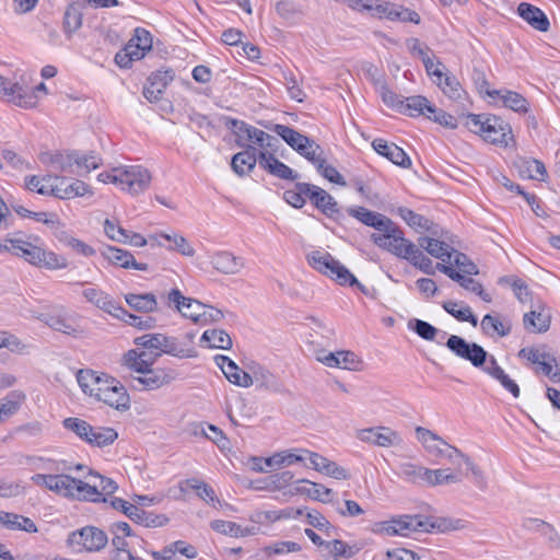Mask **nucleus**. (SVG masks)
<instances>
[{"label":"nucleus","mask_w":560,"mask_h":560,"mask_svg":"<svg viewBox=\"0 0 560 560\" xmlns=\"http://www.w3.org/2000/svg\"><path fill=\"white\" fill-rule=\"evenodd\" d=\"M466 126L470 131L480 135L487 142L493 144L506 147L512 138L510 125L497 116L482 120L480 115L469 114L466 117Z\"/></svg>","instance_id":"4"},{"label":"nucleus","mask_w":560,"mask_h":560,"mask_svg":"<svg viewBox=\"0 0 560 560\" xmlns=\"http://www.w3.org/2000/svg\"><path fill=\"white\" fill-rule=\"evenodd\" d=\"M62 425L66 430L74 433L80 440L84 441L88 433L91 432V424L83 419L69 417L63 419Z\"/></svg>","instance_id":"63"},{"label":"nucleus","mask_w":560,"mask_h":560,"mask_svg":"<svg viewBox=\"0 0 560 560\" xmlns=\"http://www.w3.org/2000/svg\"><path fill=\"white\" fill-rule=\"evenodd\" d=\"M51 329L65 335L81 338L84 336V329L81 327L75 317L66 314H52L39 317Z\"/></svg>","instance_id":"23"},{"label":"nucleus","mask_w":560,"mask_h":560,"mask_svg":"<svg viewBox=\"0 0 560 560\" xmlns=\"http://www.w3.org/2000/svg\"><path fill=\"white\" fill-rule=\"evenodd\" d=\"M518 357L534 364L535 373L549 377L553 383H560V365L546 346L522 348Z\"/></svg>","instance_id":"9"},{"label":"nucleus","mask_w":560,"mask_h":560,"mask_svg":"<svg viewBox=\"0 0 560 560\" xmlns=\"http://www.w3.org/2000/svg\"><path fill=\"white\" fill-rule=\"evenodd\" d=\"M347 212L349 213V215L355 218L364 225L371 226V228L380 231V233L384 229H386V225L389 224V222L392 221L386 215L378 213V212L371 211L364 207L349 208L347 210Z\"/></svg>","instance_id":"32"},{"label":"nucleus","mask_w":560,"mask_h":560,"mask_svg":"<svg viewBox=\"0 0 560 560\" xmlns=\"http://www.w3.org/2000/svg\"><path fill=\"white\" fill-rule=\"evenodd\" d=\"M144 357H148V352H139L138 350L135 349L129 350L124 355L125 365L128 366L133 372H136L138 375H141L153 365V361H143Z\"/></svg>","instance_id":"51"},{"label":"nucleus","mask_w":560,"mask_h":560,"mask_svg":"<svg viewBox=\"0 0 560 560\" xmlns=\"http://www.w3.org/2000/svg\"><path fill=\"white\" fill-rule=\"evenodd\" d=\"M446 347L457 357L469 361L475 368H482L488 358V352L476 342H468L464 338L452 335Z\"/></svg>","instance_id":"14"},{"label":"nucleus","mask_w":560,"mask_h":560,"mask_svg":"<svg viewBox=\"0 0 560 560\" xmlns=\"http://www.w3.org/2000/svg\"><path fill=\"white\" fill-rule=\"evenodd\" d=\"M77 151H55L44 152L39 155V161L47 167L66 174L74 173V163L77 162Z\"/></svg>","instance_id":"22"},{"label":"nucleus","mask_w":560,"mask_h":560,"mask_svg":"<svg viewBox=\"0 0 560 560\" xmlns=\"http://www.w3.org/2000/svg\"><path fill=\"white\" fill-rule=\"evenodd\" d=\"M25 399L26 396L22 390H12L0 400V423L15 415Z\"/></svg>","instance_id":"42"},{"label":"nucleus","mask_w":560,"mask_h":560,"mask_svg":"<svg viewBox=\"0 0 560 560\" xmlns=\"http://www.w3.org/2000/svg\"><path fill=\"white\" fill-rule=\"evenodd\" d=\"M372 148L382 156L389 160L392 163L404 167L409 168L411 166V160L406 154V152L396 145L395 143H389L384 139H374L372 142Z\"/></svg>","instance_id":"30"},{"label":"nucleus","mask_w":560,"mask_h":560,"mask_svg":"<svg viewBox=\"0 0 560 560\" xmlns=\"http://www.w3.org/2000/svg\"><path fill=\"white\" fill-rule=\"evenodd\" d=\"M551 316L545 307H539V310H534L524 314L523 323L524 327L529 332H545L550 327Z\"/></svg>","instance_id":"38"},{"label":"nucleus","mask_w":560,"mask_h":560,"mask_svg":"<svg viewBox=\"0 0 560 560\" xmlns=\"http://www.w3.org/2000/svg\"><path fill=\"white\" fill-rule=\"evenodd\" d=\"M242 142L244 143L242 147L244 150L234 154L231 161L232 170L238 176L249 174L255 168L256 163L259 164L260 148L247 141L245 138H243Z\"/></svg>","instance_id":"20"},{"label":"nucleus","mask_w":560,"mask_h":560,"mask_svg":"<svg viewBox=\"0 0 560 560\" xmlns=\"http://www.w3.org/2000/svg\"><path fill=\"white\" fill-rule=\"evenodd\" d=\"M424 483L430 487L458 483L462 481L459 475L451 468L429 469L427 468Z\"/></svg>","instance_id":"40"},{"label":"nucleus","mask_w":560,"mask_h":560,"mask_svg":"<svg viewBox=\"0 0 560 560\" xmlns=\"http://www.w3.org/2000/svg\"><path fill=\"white\" fill-rule=\"evenodd\" d=\"M307 261L314 269L336 280L339 284L357 285L362 292H365L358 279L328 252L314 250L307 255Z\"/></svg>","instance_id":"5"},{"label":"nucleus","mask_w":560,"mask_h":560,"mask_svg":"<svg viewBox=\"0 0 560 560\" xmlns=\"http://www.w3.org/2000/svg\"><path fill=\"white\" fill-rule=\"evenodd\" d=\"M304 459L303 455L295 454L293 451H283L273 454L272 456L265 459V464L268 467L272 466H290Z\"/></svg>","instance_id":"62"},{"label":"nucleus","mask_w":560,"mask_h":560,"mask_svg":"<svg viewBox=\"0 0 560 560\" xmlns=\"http://www.w3.org/2000/svg\"><path fill=\"white\" fill-rule=\"evenodd\" d=\"M250 376L253 380V384H257L260 388L266 389H276L277 388V380L275 375L266 368L259 364H253L250 368Z\"/></svg>","instance_id":"52"},{"label":"nucleus","mask_w":560,"mask_h":560,"mask_svg":"<svg viewBox=\"0 0 560 560\" xmlns=\"http://www.w3.org/2000/svg\"><path fill=\"white\" fill-rule=\"evenodd\" d=\"M416 435L430 455L445 458L452 465L459 467V459L464 454L460 450L448 444L440 435L423 427L416 428Z\"/></svg>","instance_id":"11"},{"label":"nucleus","mask_w":560,"mask_h":560,"mask_svg":"<svg viewBox=\"0 0 560 560\" xmlns=\"http://www.w3.org/2000/svg\"><path fill=\"white\" fill-rule=\"evenodd\" d=\"M406 260L424 273L434 275L432 260L416 244L409 245V254L406 256Z\"/></svg>","instance_id":"53"},{"label":"nucleus","mask_w":560,"mask_h":560,"mask_svg":"<svg viewBox=\"0 0 560 560\" xmlns=\"http://www.w3.org/2000/svg\"><path fill=\"white\" fill-rule=\"evenodd\" d=\"M68 542L73 547H78V551L95 552L105 548L108 537L102 529L86 526L78 532H73L68 538Z\"/></svg>","instance_id":"13"},{"label":"nucleus","mask_w":560,"mask_h":560,"mask_svg":"<svg viewBox=\"0 0 560 560\" xmlns=\"http://www.w3.org/2000/svg\"><path fill=\"white\" fill-rule=\"evenodd\" d=\"M435 524L430 523L428 518L422 515H397L386 521L375 522L371 530L381 536H401L408 537L412 533L430 532L434 528Z\"/></svg>","instance_id":"3"},{"label":"nucleus","mask_w":560,"mask_h":560,"mask_svg":"<svg viewBox=\"0 0 560 560\" xmlns=\"http://www.w3.org/2000/svg\"><path fill=\"white\" fill-rule=\"evenodd\" d=\"M231 125L238 147L244 145L242 140L245 138L260 148L259 166L262 170L281 179L294 180L299 177L298 173L275 156L280 145V140L277 137L236 119H232Z\"/></svg>","instance_id":"1"},{"label":"nucleus","mask_w":560,"mask_h":560,"mask_svg":"<svg viewBox=\"0 0 560 560\" xmlns=\"http://www.w3.org/2000/svg\"><path fill=\"white\" fill-rule=\"evenodd\" d=\"M210 262L215 271L224 276L237 275L245 268L244 259L229 250L214 252Z\"/></svg>","instance_id":"21"},{"label":"nucleus","mask_w":560,"mask_h":560,"mask_svg":"<svg viewBox=\"0 0 560 560\" xmlns=\"http://www.w3.org/2000/svg\"><path fill=\"white\" fill-rule=\"evenodd\" d=\"M436 269L448 276L452 280L458 282L459 285L465 290L479 295L482 301L487 303L491 302V295L483 290L480 282L476 281L470 276L462 275L460 272L456 271L453 267L440 262L436 264Z\"/></svg>","instance_id":"27"},{"label":"nucleus","mask_w":560,"mask_h":560,"mask_svg":"<svg viewBox=\"0 0 560 560\" xmlns=\"http://www.w3.org/2000/svg\"><path fill=\"white\" fill-rule=\"evenodd\" d=\"M429 235L418 237V247L430 256L444 262H451L453 256V240L448 231L438 224L428 231Z\"/></svg>","instance_id":"10"},{"label":"nucleus","mask_w":560,"mask_h":560,"mask_svg":"<svg viewBox=\"0 0 560 560\" xmlns=\"http://www.w3.org/2000/svg\"><path fill=\"white\" fill-rule=\"evenodd\" d=\"M160 235H161V238L171 243V245L167 247L168 250L177 252L180 255L186 256V257H192L195 255L196 250H195L194 246L188 242V240L185 236H183L176 232H172V233L162 232V233H160Z\"/></svg>","instance_id":"46"},{"label":"nucleus","mask_w":560,"mask_h":560,"mask_svg":"<svg viewBox=\"0 0 560 560\" xmlns=\"http://www.w3.org/2000/svg\"><path fill=\"white\" fill-rule=\"evenodd\" d=\"M298 153L304 156L316 167L318 164L324 163V160L326 159L323 149L312 139H308V143L304 144V150H299Z\"/></svg>","instance_id":"64"},{"label":"nucleus","mask_w":560,"mask_h":560,"mask_svg":"<svg viewBox=\"0 0 560 560\" xmlns=\"http://www.w3.org/2000/svg\"><path fill=\"white\" fill-rule=\"evenodd\" d=\"M487 95L490 97L499 96L505 107L516 113L526 114L529 110L527 100L517 92L509 90H487Z\"/></svg>","instance_id":"35"},{"label":"nucleus","mask_w":560,"mask_h":560,"mask_svg":"<svg viewBox=\"0 0 560 560\" xmlns=\"http://www.w3.org/2000/svg\"><path fill=\"white\" fill-rule=\"evenodd\" d=\"M226 370L223 372L225 377L234 385L241 386V387H250L253 385L252 376L248 372L243 371L240 369L235 362H229V366L225 368Z\"/></svg>","instance_id":"57"},{"label":"nucleus","mask_w":560,"mask_h":560,"mask_svg":"<svg viewBox=\"0 0 560 560\" xmlns=\"http://www.w3.org/2000/svg\"><path fill=\"white\" fill-rule=\"evenodd\" d=\"M84 4L81 1L70 3L63 14L62 30L67 38H71L83 23Z\"/></svg>","instance_id":"34"},{"label":"nucleus","mask_w":560,"mask_h":560,"mask_svg":"<svg viewBox=\"0 0 560 560\" xmlns=\"http://www.w3.org/2000/svg\"><path fill=\"white\" fill-rule=\"evenodd\" d=\"M75 470H78V471L86 470L88 475L90 477V481L88 483L97 486V488H96L97 494L95 495V498L93 500H91L92 502H98V501L106 502V499L102 498V495H112L118 489L117 483L113 479L102 476L97 471H94L93 469H90L82 464H78L75 466Z\"/></svg>","instance_id":"31"},{"label":"nucleus","mask_w":560,"mask_h":560,"mask_svg":"<svg viewBox=\"0 0 560 560\" xmlns=\"http://www.w3.org/2000/svg\"><path fill=\"white\" fill-rule=\"evenodd\" d=\"M296 187L304 191L325 215L336 218L340 213L337 201L325 189L307 183H298Z\"/></svg>","instance_id":"17"},{"label":"nucleus","mask_w":560,"mask_h":560,"mask_svg":"<svg viewBox=\"0 0 560 560\" xmlns=\"http://www.w3.org/2000/svg\"><path fill=\"white\" fill-rule=\"evenodd\" d=\"M44 184L38 188L39 195H49L63 200L61 190L68 185L69 179L60 175H46L43 177Z\"/></svg>","instance_id":"45"},{"label":"nucleus","mask_w":560,"mask_h":560,"mask_svg":"<svg viewBox=\"0 0 560 560\" xmlns=\"http://www.w3.org/2000/svg\"><path fill=\"white\" fill-rule=\"evenodd\" d=\"M63 200L83 197L85 195H93L92 188L83 180L78 178L69 179L68 185L61 190Z\"/></svg>","instance_id":"60"},{"label":"nucleus","mask_w":560,"mask_h":560,"mask_svg":"<svg viewBox=\"0 0 560 560\" xmlns=\"http://www.w3.org/2000/svg\"><path fill=\"white\" fill-rule=\"evenodd\" d=\"M481 330L489 337H505L511 334L512 324L499 315L487 314L480 323Z\"/></svg>","instance_id":"36"},{"label":"nucleus","mask_w":560,"mask_h":560,"mask_svg":"<svg viewBox=\"0 0 560 560\" xmlns=\"http://www.w3.org/2000/svg\"><path fill=\"white\" fill-rule=\"evenodd\" d=\"M273 130L296 152L299 150H304V144L308 143V137L298 132L296 130L288 126L275 125Z\"/></svg>","instance_id":"48"},{"label":"nucleus","mask_w":560,"mask_h":560,"mask_svg":"<svg viewBox=\"0 0 560 560\" xmlns=\"http://www.w3.org/2000/svg\"><path fill=\"white\" fill-rule=\"evenodd\" d=\"M88 438L84 439V442L92 446L104 447L113 444L117 438L118 433L113 428L108 427H92L91 432H89Z\"/></svg>","instance_id":"41"},{"label":"nucleus","mask_w":560,"mask_h":560,"mask_svg":"<svg viewBox=\"0 0 560 560\" xmlns=\"http://www.w3.org/2000/svg\"><path fill=\"white\" fill-rule=\"evenodd\" d=\"M427 468L412 463H402L399 465V475L412 483H424Z\"/></svg>","instance_id":"59"},{"label":"nucleus","mask_w":560,"mask_h":560,"mask_svg":"<svg viewBox=\"0 0 560 560\" xmlns=\"http://www.w3.org/2000/svg\"><path fill=\"white\" fill-rule=\"evenodd\" d=\"M177 374L173 369H164L152 366L141 375H133V387L140 390H156L163 386L171 384Z\"/></svg>","instance_id":"15"},{"label":"nucleus","mask_w":560,"mask_h":560,"mask_svg":"<svg viewBox=\"0 0 560 560\" xmlns=\"http://www.w3.org/2000/svg\"><path fill=\"white\" fill-rule=\"evenodd\" d=\"M443 308L459 322H468L474 327L478 324L477 317L468 305L454 301H446L443 303Z\"/></svg>","instance_id":"49"},{"label":"nucleus","mask_w":560,"mask_h":560,"mask_svg":"<svg viewBox=\"0 0 560 560\" xmlns=\"http://www.w3.org/2000/svg\"><path fill=\"white\" fill-rule=\"evenodd\" d=\"M398 214L410 228L413 229H421L428 232L431 228H433L436 224L433 221L424 218L423 215L416 213L415 211L405 207H400L398 209Z\"/></svg>","instance_id":"55"},{"label":"nucleus","mask_w":560,"mask_h":560,"mask_svg":"<svg viewBox=\"0 0 560 560\" xmlns=\"http://www.w3.org/2000/svg\"><path fill=\"white\" fill-rule=\"evenodd\" d=\"M315 358L318 362L328 368H338L349 371H360L363 364L360 357L350 350H340L336 352L318 350L315 352Z\"/></svg>","instance_id":"16"},{"label":"nucleus","mask_w":560,"mask_h":560,"mask_svg":"<svg viewBox=\"0 0 560 560\" xmlns=\"http://www.w3.org/2000/svg\"><path fill=\"white\" fill-rule=\"evenodd\" d=\"M201 341L208 342L209 347L217 349H229L232 346L230 335L221 329L206 330L201 336Z\"/></svg>","instance_id":"56"},{"label":"nucleus","mask_w":560,"mask_h":560,"mask_svg":"<svg viewBox=\"0 0 560 560\" xmlns=\"http://www.w3.org/2000/svg\"><path fill=\"white\" fill-rule=\"evenodd\" d=\"M128 517L144 527L149 528H156V527H163L168 524L170 518L165 514H156L153 512H147L137 505L133 506V509L130 510V514Z\"/></svg>","instance_id":"39"},{"label":"nucleus","mask_w":560,"mask_h":560,"mask_svg":"<svg viewBox=\"0 0 560 560\" xmlns=\"http://www.w3.org/2000/svg\"><path fill=\"white\" fill-rule=\"evenodd\" d=\"M452 252V261L444 262L446 266H456L458 268L457 271L462 275L472 276L479 272L478 267L465 254L456 250L454 247Z\"/></svg>","instance_id":"58"},{"label":"nucleus","mask_w":560,"mask_h":560,"mask_svg":"<svg viewBox=\"0 0 560 560\" xmlns=\"http://www.w3.org/2000/svg\"><path fill=\"white\" fill-rule=\"evenodd\" d=\"M152 175L143 166L115 167L110 172L109 183L118 185L122 190L137 196L147 190L151 184Z\"/></svg>","instance_id":"8"},{"label":"nucleus","mask_w":560,"mask_h":560,"mask_svg":"<svg viewBox=\"0 0 560 560\" xmlns=\"http://www.w3.org/2000/svg\"><path fill=\"white\" fill-rule=\"evenodd\" d=\"M77 162L74 163V175L85 176L90 174L93 170L98 168L103 161L102 158L96 154L94 151H91L85 154H81L77 151Z\"/></svg>","instance_id":"44"},{"label":"nucleus","mask_w":560,"mask_h":560,"mask_svg":"<svg viewBox=\"0 0 560 560\" xmlns=\"http://www.w3.org/2000/svg\"><path fill=\"white\" fill-rule=\"evenodd\" d=\"M173 78L171 70H158L151 73L148 83L143 88V96L151 103L159 101Z\"/></svg>","instance_id":"29"},{"label":"nucleus","mask_w":560,"mask_h":560,"mask_svg":"<svg viewBox=\"0 0 560 560\" xmlns=\"http://www.w3.org/2000/svg\"><path fill=\"white\" fill-rule=\"evenodd\" d=\"M116 318L127 323L128 325L136 327L138 329H151L155 327L156 320L154 317L145 315H133L130 314L127 310L121 307V313L117 312L115 315Z\"/></svg>","instance_id":"54"},{"label":"nucleus","mask_w":560,"mask_h":560,"mask_svg":"<svg viewBox=\"0 0 560 560\" xmlns=\"http://www.w3.org/2000/svg\"><path fill=\"white\" fill-rule=\"evenodd\" d=\"M357 438L381 447H390L401 444L400 434L387 427L366 428L357 431Z\"/></svg>","instance_id":"18"},{"label":"nucleus","mask_w":560,"mask_h":560,"mask_svg":"<svg viewBox=\"0 0 560 560\" xmlns=\"http://www.w3.org/2000/svg\"><path fill=\"white\" fill-rule=\"evenodd\" d=\"M186 485L189 486L192 490H196L198 497L206 501L208 504H212L213 506L217 503L221 504L220 500L215 495L214 490L206 482L197 479H188L186 480Z\"/></svg>","instance_id":"61"},{"label":"nucleus","mask_w":560,"mask_h":560,"mask_svg":"<svg viewBox=\"0 0 560 560\" xmlns=\"http://www.w3.org/2000/svg\"><path fill=\"white\" fill-rule=\"evenodd\" d=\"M167 299L176 306V310L194 323H199L203 304L197 300L186 298L178 289H172Z\"/></svg>","instance_id":"25"},{"label":"nucleus","mask_w":560,"mask_h":560,"mask_svg":"<svg viewBox=\"0 0 560 560\" xmlns=\"http://www.w3.org/2000/svg\"><path fill=\"white\" fill-rule=\"evenodd\" d=\"M402 109H400V114H406L409 116H419L423 115L428 117L431 114V109H433V105L428 101L427 97L422 95H416L406 97L404 100Z\"/></svg>","instance_id":"43"},{"label":"nucleus","mask_w":560,"mask_h":560,"mask_svg":"<svg viewBox=\"0 0 560 560\" xmlns=\"http://www.w3.org/2000/svg\"><path fill=\"white\" fill-rule=\"evenodd\" d=\"M517 13L535 30L540 32H547L549 30V20L539 8L526 2H522L518 4Z\"/></svg>","instance_id":"33"},{"label":"nucleus","mask_w":560,"mask_h":560,"mask_svg":"<svg viewBox=\"0 0 560 560\" xmlns=\"http://www.w3.org/2000/svg\"><path fill=\"white\" fill-rule=\"evenodd\" d=\"M98 401H103L107 406L118 410L127 411L130 408V397L126 388L120 384L119 381L114 377L108 383L103 395Z\"/></svg>","instance_id":"24"},{"label":"nucleus","mask_w":560,"mask_h":560,"mask_svg":"<svg viewBox=\"0 0 560 560\" xmlns=\"http://www.w3.org/2000/svg\"><path fill=\"white\" fill-rule=\"evenodd\" d=\"M112 376L93 370H80L77 374V381L84 394L95 398L96 400L103 395Z\"/></svg>","instance_id":"19"},{"label":"nucleus","mask_w":560,"mask_h":560,"mask_svg":"<svg viewBox=\"0 0 560 560\" xmlns=\"http://www.w3.org/2000/svg\"><path fill=\"white\" fill-rule=\"evenodd\" d=\"M194 334H186L184 341H178L177 338L165 336V341H162L161 352L156 353L160 357L162 353H166L176 358H195L197 352L192 347Z\"/></svg>","instance_id":"28"},{"label":"nucleus","mask_w":560,"mask_h":560,"mask_svg":"<svg viewBox=\"0 0 560 560\" xmlns=\"http://www.w3.org/2000/svg\"><path fill=\"white\" fill-rule=\"evenodd\" d=\"M31 75L22 73L13 79L0 75V95L9 102L22 108H34L38 103V97L32 91Z\"/></svg>","instance_id":"6"},{"label":"nucleus","mask_w":560,"mask_h":560,"mask_svg":"<svg viewBox=\"0 0 560 560\" xmlns=\"http://www.w3.org/2000/svg\"><path fill=\"white\" fill-rule=\"evenodd\" d=\"M371 240L380 248L402 259H406L409 254V245H415V243L405 238L400 228L393 221L381 233L371 234Z\"/></svg>","instance_id":"12"},{"label":"nucleus","mask_w":560,"mask_h":560,"mask_svg":"<svg viewBox=\"0 0 560 560\" xmlns=\"http://www.w3.org/2000/svg\"><path fill=\"white\" fill-rule=\"evenodd\" d=\"M125 299L127 304L138 312L152 313L158 310V301L152 293L127 294Z\"/></svg>","instance_id":"47"},{"label":"nucleus","mask_w":560,"mask_h":560,"mask_svg":"<svg viewBox=\"0 0 560 560\" xmlns=\"http://www.w3.org/2000/svg\"><path fill=\"white\" fill-rule=\"evenodd\" d=\"M83 296L100 310L110 314L115 317L116 313H121V306L118 305L107 293L95 289L89 288L83 291Z\"/></svg>","instance_id":"37"},{"label":"nucleus","mask_w":560,"mask_h":560,"mask_svg":"<svg viewBox=\"0 0 560 560\" xmlns=\"http://www.w3.org/2000/svg\"><path fill=\"white\" fill-rule=\"evenodd\" d=\"M34 483L44 486L59 495L78 500H93L97 494V486L85 483L81 479L66 474L45 475L36 474L32 477Z\"/></svg>","instance_id":"2"},{"label":"nucleus","mask_w":560,"mask_h":560,"mask_svg":"<svg viewBox=\"0 0 560 560\" xmlns=\"http://www.w3.org/2000/svg\"><path fill=\"white\" fill-rule=\"evenodd\" d=\"M301 482H305L308 487L296 488V492L307 494L313 500H317L324 503L332 502L334 492L331 489L326 488L325 486L316 482H312L308 480H301Z\"/></svg>","instance_id":"50"},{"label":"nucleus","mask_w":560,"mask_h":560,"mask_svg":"<svg viewBox=\"0 0 560 560\" xmlns=\"http://www.w3.org/2000/svg\"><path fill=\"white\" fill-rule=\"evenodd\" d=\"M102 256L112 265L120 268L136 269L141 271H147L149 268L148 264L137 262L133 255L130 252L115 246H106L102 250Z\"/></svg>","instance_id":"26"},{"label":"nucleus","mask_w":560,"mask_h":560,"mask_svg":"<svg viewBox=\"0 0 560 560\" xmlns=\"http://www.w3.org/2000/svg\"><path fill=\"white\" fill-rule=\"evenodd\" d=\"M8 242L15 250L16 256L23 257L32 265L46 267L47 269H62L68 266V260L54 252H47L22 240L10 238Z\"/></svg>","instance_id":"7"}]
</instances>
